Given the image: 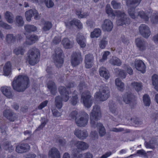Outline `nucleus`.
I'll list each match as a JSON object with an SVG mask.
<instances>
[{
	"instance_id": "23",
	"label": "nucleus",
	"mask_w": 158,
	"mask_h": 158,
	"mask_svg": "<svg viewBox=\"0 0 158 158\" xmlns=\"http://www.w3.org/2000/svg\"><path fill=\"white\" fill-rule=\"evenodd\" d=\"M47 87L50 90L51 94L54 95L57 90L55 83L52 81H49L47 84Z\"/></svg>"
},
{
	"instance_id": "28",
	"label": "nucleus",
	"mask_w": 158,
	"mask_h": 158,
	"mask_svg": "<svg viewBox=\"0 0 158 158\" xmlns=\"http://www.w3.org/2000/svg\"><path fill=\"white\" fill-rule=\"evenodd\" d=\"M11 65L9 62H7L5 64L3 68L4 74L5 75H9L11 72Z\"/></svg>"
},
{
	"instance_id": "60",
	"label": "nucleus",
	"mask_w": 158,
	"mask_h": 158,
	"mask_svg": "<svg viewBox=\"0 0 158 158\" xmlns=\"http://www.w3.org/2000/svg\"><path fill=\"white\" fill-rule=\"evenodd\" d=\"M86 23L87 26L90 28L94 27L95 25L94 22L91 20H87L86 22Z\"/></svg>"
},
{
	"instance_id": "34",
	"label": "nucleus",
	"mask_w": 158,
	"mask_h": 158,
	"mask_svg": "<svg viewBox=\"0 0 158 158\" xmlns=\"http://www.w3.org/2000/svg\"><path fill=\"white\" fill-rule=\"evenodd\" d=\"M24 27L25 31L29 33L34 32L37 30V27L32 25L26 24Z\"/></svg>"
},
{
	"instance_id": "13",
	"label": "nucleus",
	"mask_w": 158,
	"mask_h": 158,
	"mask_svg": "<svg viewBox=\"0 0 158 158\" xmlns=\"http://www.w3.org/2000/svg\"><path fill=\"white\" fill-rule=\"evenodd\" d=\"M113 26L112 22L109 19H106L102 25V27L104 31H111Z\"/></svg>"
},
{
	"instance_id": "24",
	"label": "nucleus",
	"mask_w": 158,
	"mask_h": 158,
	"mask_svg": "<svg viewBox=\"0 0 158 158\" xmlns=\"http://www.w3.org/2000/svg\"><path fill=\"white\" fill-rule=\"evenodd\" d=\"M76 40L77 42L81 48H84L86 46L85 39L81 34L77 35Z\"/></svg>"
},
{
	"instance_id": "52",
	"label": "nucleus",
	"mask_w": 158,
	"mask_h": 158,
	"mask_svg": "<svg viewBox=\"0 0 158 158\" xmlns=\"http://www.w3.org/2000/svg\"><path fill=\"white\" fill-rule=\"evenodd\" d=\"M137 154L140 156H142L145 157L147 156V154L144 150L143 149L139 150L137 151Z\"/></svg>"
},
{
	"instance_id": "63",
	"label": "nucleus",
	"mask_w": 158,
	"mask_h": 158,
	"mask_svg": "<svg viewBox=\"0 0 158 158\" xmlns=\"http://www.w3.org/2000/svg\"><path fill=\"white\" fill-rule=\"evenodd\" d=\"M81 23L80 21L77 19H73L69 22V24L70 25H75L77 26L78 24H80Z\"/></svg>"
},
{
	"instance_id": "61",
	"label": "nucleus",
	"mask_w": 158,
	"mask_h": 158,
	"mask_svg": "<svg viewBox=\"0 0 158 158\" xmlns=\"http://www.w3.org/2000/svg\"><path fill=\"white\" fill-rule=\"evenodd\" d=\"M78 97L77 95L73 96L71 100V103L73 105H76L77 103Z\"/></svg>"
},
{
	"instance_id": "36",
	"label": "nucleus",
	"mask_w": 158,
	"mask_h": 158,
	"mask_svg": "<svg viewBox=\"0 0 158 158\" xmlns=\"http://www.w3.org/2000/svg\"><path fill=\"white\" fill-rule=\"evenodd\" d=\"M55 102L56 107L58 109H60L62 106V99L59 96L55 98Z\"/></svg>"
},
{
	"instance_id": "19",
	"label": "nucleus",
	"mask_w": 158,
	"mask_h": 158,
	"mask_svg": "<svg viewBox=\"0 0 158 158\" xmlns=\"http://www.w3.org/2000/svg\"><path fill=\"white\" fill-rule=\"evenodd\" d=\"M74 135L78 138L81 139H85L88 136V134L85 130L81 131L76 129L74 131Z\"/></svg>"
},
{
	"instance_id": "10",
	"label": "nucleus",
	"mask_w": 158,
	"mask_h": 158,
	"mask_svg": "<svg viewBox=\"0 0 158 158\" xmlns=\"http://www.w3.org/2000/svg\"><path fill=\"white\" fill-rule=\"evenodd\" d=\"M81 53L79 51L73 52L71 55V62L72 65L76 66L78 65L82 61Z\"/></svg>"
},
{
	"instance_id": "57",
	"label": "nucleus",
	"mask_w": 158,
	"mask_h": 158,
	"mask_svg": "<svg viewBox=\"0 0 158 158\" xmlns=\"http://www.w3.org/2000/svg\"><path fill=\"white\" fill-rule=\"evenodd\" d=\"M132 122L134 123L135 124L140 125L142 123V122L139 118L136 117L133 118L131 119Z\"/></svg>"
},
{
	"instance_id": "33",
	"label": "nucleus",
	"mask_w": 158,
	"mask_h": 158,
	"mask_svg": "<svg viewBox=\"0 0 158 158\" xmlns=\"http://www.w3.org/2000/svg\"><path fill=\"white\" fill-rule=\"evenodd\" d=\"M151 13V10H150L149 12H144L143 11H140L138 12L139 16L142 19H143L145 21H148L149 19L148 16L150 14V13Z\"/></svg>"
},
{
	"instance_id": "46",
	"label": "nucleus",
	"mask_w": 158,
	"mask_h": 158,
	"mask_svg": "<svg viewBox=\"0 0 158 158\" xmlns=\"http://www.w3.org/2000/svg\"><path fill=\"white\" fill-rule=\"evenodd\" d=\"M33 10H30L25 12V16L27 21H30L33 15Z\"/></svg>"
},
{
	"instance_id": "17",
	"label": "nucleus",
	"mask_w": 158,
	"mask_h": 158,
	"mask_svg": "<svg viewBox=\"0 0 158 158\" xmlns=\"http://www.w3.org/2000/svg\"><path fill=\"white\" fill-rule=\"evenodd\" d=\"M3 114L7 119L11 121H14L16 118L15 114L10 110H4Z\"/></svg>"
},
{
	"instance_id": "32",
	"label": "nucleus",
	"mask_w": 158,
	"mask_h": 158,
	"mask_svg": "<svg viewBox=\"0 0 158 158\" xmlns=\"http://www.w3.org/2000/svg\"><path fill=\"white\" fill-rule=\"evenodd\" d=\"M5 18L7 21L9 23H12L14 20V16L13 14L8 11H6L4 13Z\"/></svg>"
},
{
	"instance_id": "2",
	"label": "nucleus",
	"mask_w": 158,
	"mask_h": 158,
	"mask_svg": "<svg viewBox=\"0 0 158 158\" xmlns=\"http://www.w3.org/2000/svg\"><path fill=\"white\" fill-rule=\"evenodd\" d=\"M106 13L109 15H111L112 16H116L118 17L117 23L118 25L123 26L130 24L131 21L130 19L127 17L124 12L120 10L113 12L112 9L110 5H107L106 7Z\"/></svg>"
},
{
	"instance_id": "62",
	"label": "nucleus",
	"mask_w": 158,
	"mask_h": 158,
	"mask_svg": "<svg viewBox=\"0 0 158 158\" xmlns=\"http://www.w3.org/2000/svg\"><path fill=\"white\" fill-rule=\"evenodd\" d=\"M60 37H55L52 40V44H57L60 42Z\"/></svg>"
},
{
	"instance_id": "54",
	"label": "nucleus",
	"mask_w": 158,
	"mask_h": 158,
	"mask_svg": "<svg viewBox=\"0 0 158 158\" xmlns=\"http://www.w3.org/2000/svg\"><path fill=\"white\" fill-rule=\"evenodd\" d=\"M5 148L6 150H8L9 152H12L14 150V148L10 143L7 142L5 146Z\"/></svg>"
},
{
	"instance_id": "8",
	"label": "nucleus",
	"mask_w": 158,
	"mask_h": 158,
	"mask_svg": "<svg viewBox=\"0 0 158 158\" xmlns=\"http://www.w3.org/2000/svg\"><path fill=\"white\" fill-rule=\"evenodd\" d=\"M28 61L30 64L34 65L39 61V57L40 56L39 50L35 48H33L29 51Z\"/></svg>"
},
{
	"instance_id": "16",
	"label": "nucleus",
	"mask_w": 158,
	"mask_h": 158,
	"mask_svg": "<svg viewBox=\"0 0 158 158\" xmlns=\"http://www.w3.org/2000/svg\"><path fill=\"white\" fill-rule=\"evenodd\" d=\"M38 39L37 36L34 34L31 35L29 37L26 36V41L23 44V46L26 47L27 45H31Z\"/></svg>"
},
{
	"instance_id": "1",
	"label": "nucleus",
	"mask_w": 158,
	"mask_h": 158,
	"mask_svg": "<svg viewBox=\"0 0 158 158\" xmlns=\"http://www.w3.org/2000/svg\"><path fill=\"white\" fill-rule=\"evenodd\" d=\"M101 117L100 107L97 105H95L93 106V110L90 115V123L92 127L95 128L97 127L100 136H103L106 133L105 129L102 123H97V121Z\"/></svg>"
},
{
	"instance_id": "48",
	"label": "nucleus",
	"mask_w": 158,
	"mask_h": 158,
	"mask_svg": "<svg viewBox=\"0 0 158 158\" xmlns=\"http://www.w3.org/2000/svg\"><path fill=\"white\" fill-rule=\"evenodd\" d=\"M111 5L114 9H120L121 7V4L114 0L112 1L111 3Z\"/></svg>"
},
{
	"instance_id": "3",
	"label": "nucleus",
	"mask_w": 158,
	"mask_h": 158,
	"mask_svg": "<svg viewBox=\"0 0 158 158\" xmlns=\"http://www.w3.org/2000/svg\"><path fill=\"white\" fill-rule=\"evenodd\" d=\"M29 80L26 76H19L15 78L12 83L13 89L18 92H23L28 87Z\"/></svg>"
},
{
	"instance_id": "42",
	"label": "nucleus",
	"mask_w": 158,
	"mask_h": 158,
	"mask_svg": "<svg viewBox=\"0 0 158 158\" xmlns=\"http://www.w3.org/2000/svg\"><path fill=\"white\" fill-rule=\"evenodd\" d=\"M80 151L77 148H75L73 150L72 153L73 158H81L82 154H80Z\"/></svg>"
},
{
	"instance_id": "45",
	"label": "nucleus",
	"mask_w": 158,
	"mask_h": 158,
	"mask_svg": "<svg viewBox=\"0 0 158 158\" xmlns=\"http://www.w3.org/2000/svg\"><path fill=\"white\" fill-rule=\"evenodd\" d=\"M6 40L9 43H13L15 41V36L12 34L7 35L6 37Z\"/></svg>"
},
{
	"instance_id": "47",
	"label": "nucleus",
	"mask_w": 158,
	"mask_h": 158,
	"mask_svg": "<svg viewBox=\"0 0 158 158\" xmlns=\"http://www.w3.org/2000/svg\"><path fill=\"white\" fill-rule=\"evenodd\" d=\"M151 21L154 24H156L158 22V13H154L151 17Z\"/></svg>"
},
{
	"instance_id": "49",
	"label": "nucleus",
	"mask_w": 158,
	"mask_h": 158,
	"mask_svg": "<svg viewBox=\"0 0 158 158\" xmlns=\"http://www.w3.org/2000/svg\"><path fill=\"white\" fill-rule=\"evenodd\" d=\"M24 51V50L22 47H19L15 48L14 51V52L16 55L19 54L23 55Z\"/></svg>"
},
{
	"instance_id": "55",
	"label": "nucleus",
	"mask_w": 158,
	"mask_h": 158,
	"mask_svg": "<svg viewBox=\"0 0 158 158\" xmlns=\"http://www.w3.org/2000/svg\"><path fill=\"white\" fill-rule=\"evenodd\" d=\"M44 2L45 5L48 8H51L54 5V3L52 0H45Z\"/></svg>"
},
{
	"instance_id": "22",
	"label": "nucleus",
	"mask_w": 158,
	"mask_h": 158,
	"mask_svg": "<svg viewBox=\"0 0 158 158\" xmlns=\"http://www.w3.org/2000/svg\"><path fill=\"white\" fill-rule=\"evenodd\" d=\"M10 89V87L7 86L2 87L1 88V90L3 94L9 98H12L13 96Z\"/></svg>"
},
{
	"instance_id": "41",
	"label": "nucleus",
	"mask_w": 158,
	"mask_h": 158,
	"mask_svg": "<svg viewBox=\"0 0 158 158\" xmlns=\"http://www.w3.org/2000/svg\"><path fill=\"white\" fill-rule=\"evenodd\" d=\"M143 99L145 105L149 106L151 104V100L149 96L147 94L144 95L143 97Z\"/></svg>"
},
{
	"instance_id": "59",
	"label": "nucleus",
	"mask_w": 158,
	"mask_h": 158,
	"mask_svg": "<svg viewBox=\"0 0 158 158\" xmlns=\"http://www.w3.org/2000/svg\"><path fill=\"white\" fill-rule=\"evenodd\" d=\"M46 71L48 73V77L51 78H54V76L55 75V73H51V68L50 67H48L47 68Z\"/></svg>"
},
{
	"instance_id": "29",
	"label": "nucleus",
	"mask_w": 158,
	"mask_h": 158,
	"mask_svg": "<svg viewBox=\"0 0 158 158\" xmlns=\"http://www.w3.org/2000/svg\"><path fill=\"white\" fill-rule=\"evenodd\" d=\"M76 15L78 16V18L80 19L85 18L89 15V13L88 12H83L81 10L77 9L75 10Z\"/></svg>"
},
{
	"instance_id": "25",
	"label": "nucleus",
	"mask_w": 158,
	"mask_h": 158,
	"mask_svg": "<svg viewBox=\"0 0 158 158\" xmlns=\"http://www.w3.org/2000/svg\"><path fill=\"white\" fill-rule=\"evenodd\" d=\"M99 73L101 76L103 77L106 80L108 79L110 77L109 72L103 67H102L100 68Z\"/></svg>"
},
{
	"instance_id": "53",
	"label": "nucleus",
	"mask_w": 158,
	"mask_h": 158,
	"mask_svg": "<svg viewBox=\"0 0 158 158\" xmlns=\"http://www.w3.org/2000/svg\"><path fill=\"white\" fill-rule=\"evenodd\" d=\"M79 115V113H78V112L76 111H73L69 114V117L71 119H76L77 118H78V115Z\"/></svg>"
},
{
	"instance_id": "4",
	"label": "nucleus",
	"mask_w": 158,
	"mask_h": 158,
	"mask_svg": "<svg viewBox=\"0 0 158 158\" xmlns=\"http://www.w3.org/2000/svg\"><path fill=\"white\" fill-rule=\"evenodd\" d=\"M78 87L80 92H83L81 96V99L83 101L84 105L87 108H90L92 105V100L89 92L86 90L88 86L85 82H81Z\"/></svg>"
},
{
	"instance_id": "37",
	"label": "nucleus",
	"mask_w": 158,
	"mask_h": 158,
	"mask_svg": "<svg viewBox=\"0 0 158 158\" xmlns=\"http://www.w3.org/2000/svg\"><path fill=\"white\" fill-rule=\"evenodd\" d=\"M101 34V31L99 28H95L94 31L91 33L90 36L92 38L99 37Z\"/></svg>"
},
{
	"instance_id": "14",
	"label": "nucleus",
	"mask_w": 158,
	"mask_h": 158,
	"mask_svg": "<svg viewBox=\"0 0 158 158\" xmlns=\"http://www.w3.org/2000/svg\"><path fill=\"white\" fill-rule=\"evenodd\" d=\"M135 68L138 71H140L143 73L145 72L146 65L144 62L140 60H136L135 61Z\"/></svg>"
},
{
	"instance_id": "44",
	"label": "nucleus",
	"mask_w": 158,
	"mask_h": 158,
	"mask_svg": "<svg viewBox=\"0 0 158 158\" xmlns=\"http://www.w3.org/2000/svg\"><path fill=\"white\" fill-rule=\"evenodd\" d=\"M48 121V120L44 117H42L41 119V125L38 127L37 130H39L42 129L47 124Z\"/></svg>"
},
{
	"instance_id": "58",
	"label": "nucleus",
	"mask_w": 158,
	"mask_h": 158,
	"mask_svg": "<svg viewBox=\"0 0 158 158\" xmlns=\"http://www.w3.org/2000/svg\"><path fill=\"white\" fill-rule=\"evenodd\" d=\"M94 57L92 54H88L85 55V61L93 62Z\"/></svg>"
},
{
	"instance_id": "27",
	"label": "nucleus",
	"mask_w": 158,
	"mask_h": 158,
	"mask_svg": "<svg viewBox=\"0 0 158 158\" xmlns=\"http://www.w3.org/2000/svg\"><path fill=\"white\" fill-rule=\"evenodd\" d=\"M61 44L66 49L71 48L73 45V43L67 38H64L62 41Z\"/></svg>"
},
{
	"instance_id": "15",
	"label": "nucleus",
	"mask_w": 158,
	"mask_h": 158,
	"mask_svg": "<svg viewBox=\"0 0 158 158\" xmlns=\"http://www.w3.org/2000/svg\"><path fill=\"white\" fill-rule=\"evenodd\" d=\"M137 46L141 51H143L146 49L147 43L144 40L140 38H137L135 40Z\"/></svg>"
},
{
	"instance_id": "31",
	"label": "nucleus",
	"mask_w": 158,
	"mask_h": 158,
	"mask_svg": "<svg viewBox=\"0 0 158 158\" xmlns=\"http://www.w3.org/2000/svg\"><path fill=\"white\" fill-rule=\"evenodd\" d=\"M110 63L113 65L120 66L122 64L121 61L118 57H112L110 60Z\"/></svg>"
},
{
	"instance_id": "39",
	"label": "nucleus",
	"mask_w": 158,
	"mask_h": 158,
	"mask_svg": "<svg viewBox=\"0 0 158 158\" xmlns=\"http://www.w3.org/2000/svg\"><path fill=\"white\" fill-rule=\"evenodd\" d=\"M117 106L114 104L111 103L109 106L110 112L115 115L118 114V112L117 109Z\"/></svg>"
},
{
	"instance_id": "11",
	"label": "nucleus",
	"mask_w": 158,
	"mask_h": 158,
	"mask_svg": "<svg viewBox=\"0 0 158 158\" xmlns=\"http://www.w3.org/2000/svg\"><path fill=\"white\" fill-rule=\"evenodd\" d=\"M139 29L140 33L144 38H148L151 34L149 28L145 24H141L139 27Z\"/></svg>"
},
{
	"instance_id": "43",
	"label": "nucleus",
	"mask_w": 158,
	"mask_h": 158,
	"mask_svg": "<svg viewBox=\"0 0 158 158\" xmlns=\"http://www.w3.org/2000/svg\"><path fill=\"white\" fill-rule=\"evenodd\" d=\"M114 71L116 73L118 74L119 77L122 78H125L126 76V73L123 70L119 69V68H116Z\"/></svg>"
},
{
	"instance_id": "21",
	"label": "nucleus",
	"mask_w": 158,
	"mask_h": 158,
	"mask_svg": "<svg viewBox=\"0 0 158 158\" xmlns=\"http://www.w3.org/2000/svg\"><path fill=\"white\" fill-rule=\"evenodd\" d=\"M48 155L51 158H60V152L55 148H52L49 151Z\"/></svg>"
},
{
	"instance_id": "64",
	"label": "nucleus",
	"mask_w": 158,
	"mask_h": 158,
	"mask_svg": "<svg viewBox=\"0 0 158 158\" xmlns=\"http://www.w3.org/2000/svg\"><path fill=\"white\" fill-rule=\"evenodd\" d=\"M110 52L109 51L105 52L102 56V58L100 60L101 62H103L107 59V56L110 54Z\"/></svg>"
},
{
	"instance_id": "56",
	"label": "nucleus",
	"mask_w": 158,
	"mask_h": 158,
	"mask_svg": "<svg viewBox=\"0 0 158 158\" xmlns=\"http://www.w3.org/2000/svg\"><path fill=\"white\" fill-rule=\"evenodd\" d=\"M57 142H58L59 145L61 146H65L66 144V141L64 138L60 137L57 139Z\"/></svg>"
},
{
	"instance_id": "26",
	"label": "nucleus",
	"mask_w": 158,
	"mask_h": 158,
	"mask_svg": "<svg viewBox=\"0 0 158 158\" xmlns=\"http://www.w3.org/2000/svg\"><path fill=\"white\" fill-rule=\"evenodd\" d=\"M77 148L80 151H83L87 149L88 148V144L83 141H77L76 144Z\"/></svg>"
},
{
	"instance_id": "50",
	"label": "nucleus",
	"mask_w": 158,
	"mask_h": 158,
	"mask_svg": "<svg viewBox=\"0 0 158 158\" xmlns=\"http://www.w3.org/2000/svg\"><path fill=\"white\" fill-rule=\"evenodd\" d=\"M116 85L121 89H123L124 87V84L122 82L119 78H117L115 81Z\"/></svg>"
},
{
	"instance_id": "12",
	"label": "nucleus",
	"mask_w": 158,
	"mask_h": 158,
	"mask_svg": "<svg viewBox=\"0 0 158 158\" xmlns=\"http://www.w3.org/2000/svg\"><path fill=\"white\" fill-rule=\"evenodd\" d=\"M136 100V97L133 94L127 93L123 96V100L127 104H133Z\"/></svg>"
},
{
	"instance_id": "40",
	"label": "nucleus",
	"mask_w": 158,
	"mask_h": 158,
	"mask_svg": "<svg viewBox=\"0 0 158 158\" xmlns=\"http://www.w3.org/2000/svg\"><path fill=\"white\" fill-rule=\"evenodd\" d=\"M108 44V41L106 37L103 38L99 42V47L102 49H104Z\"/></svg>"
},
{
	"instance_id": "18",
	"label": "nucleus",
	"mask_w": 158,
	"mask_h": 158,
	"mask_svg": "<svg viewBox=\"0 0 158 158\" xmlns=\"http://www.w3.org/2000/svg\"><path fill=\"white\" fill-rule=\"evenodd\" d=\"M60 94L62 95L63 100L67 102L69 98V93L66 90V88L64 86H60L58 88Z\"/></svg>"
},
{
	"instance_id": "51",
	"label": "nucleus",
	"mask_w": 158,
	"mask_h": 158,
	"mask_svg": "<svg viewBox=\"0 0 158 158\" xmlns=\"http://www.w3.org/2000/svg\"><path fill=\"white\" fill-rule=\"evenodd\" d=\"M52 27V24L50 22H46L44 24L43 29L44 31H46L49 30Z\"/></svg>"
},
{
	"instance_id": "38",
	"label": "nucleus",
	"mask_w": 158,
	"mask_h": 158,
	"mask_svg": "<svg viewBox=\"0 0 158 158\" xmlns=\"http://www.w3.org/2000/svg\"><path fill=\"white\" fill-rule=\"evenodd\" d=\"M15 24L18 27H22L24 24L23 17L20 15H17L15 18Z\"/></svg>"
},
{
	"instance_id": "6",
	"label": "nucleus",
	"mask_w": 158,
	"mask_h": 158,
	"mask_svg": "<svg viewBox=\"0 0 158 158\" xmlns=\"http://www.w3.org/2000/svg\"><path fill=\"white\" fill-rule=\"evenodd\" d=\"M53 60L56 65L58 68L61 67L64 62V54L62 50L59 48H56L55 50Z\"/></svg>"
},
{
	"instance_id": "35",
	"label": "nucleus",
	"mask_w": 158,
	"mask_h": 158,
	"mask_svg": "<svg viewBox=\"0 0 158 158\" xmlns=\"http://www.w3.org/2000/svg\"><path fill=\"white\" fill-rule=\"evenodd\" d=\"M152 81L154 89L158 91V76L154 74L152 77Z\"/></svg>"
},
{
	"instance_id": "5",
	"label": "nucleus",
	"mask_w": 158,
	"mask_h": 158,
	"mask_svg": "<svg viewBox=\"0 0 158 158\" xmlns=\"http://www.w3.org/2000/svg\"><path fill=\"white\" fill-rule=\"evenodd\" d=\"M142 0H126V5L129 8L128 13L133 19H135L138 16V12L135 11V8L140 4Z\"/></svg>"
},
{
	"instance_id": "20",
	"label": "nucleus",
	"mask_w": 158,
	"mask_h": 158,
	"mask_svg": "<svg viewBox=\"0 0 158 158\" xmlns=\"http://www.w3.org/2000/svg\"><path fill=\"white\" fill-rule=\"evenodd\" d=\"M30 146L27 143L21 144L16 147V151L19 153L26 152L30 149Z\"/></svg>"
},
{
	"instance_id": "9",
	"label": "nucleus",
	"mask_w": 158,
	"mask_h": 158,
	"mask_svg": "<svg viewBox=\"0 0 158 158\" xmlns=\"http://www.w3.org/2000/svg\"><path fill=\"white\" fill-rule=\"evenodd\" d=\"M89 118V115L87 113L81 112L79 113L78 118L75 119V123L78 127H85L88 123Z\"/></svg>"
},
{
	"instance_id": "7",
	"label": "nucleus",
	"mask_w": 158,
	"mask_h": 158,
	"mask_svg": "<svg viewBox=\"0 0 158 158\" xmlns=\"http://www.w3.org/2000/svg\"><path fill=\"white\" fill-rule=\"evenodd\" d=\"M96 98L100 101H103L106 100L110 96L109 88L106 86H101L99 91L96 93Z\"/></svg>"
},
{
	"instance_id": "30",
	"label": "nucleus",
	"mask_w": 158,
	"mask_h": 158,
	"mask_svg": "<svg viewBox=\"0 0 158 158\" xmlns=\"http://www.w3.org/2000/svg\"><path fill=\"white\" fill-rule=\"evenodd\" d=\"M131 85L133 88L137 92L142 90L143 85L141 83L133 82L131 83Z\"/></svg>"
}]
</instances>
